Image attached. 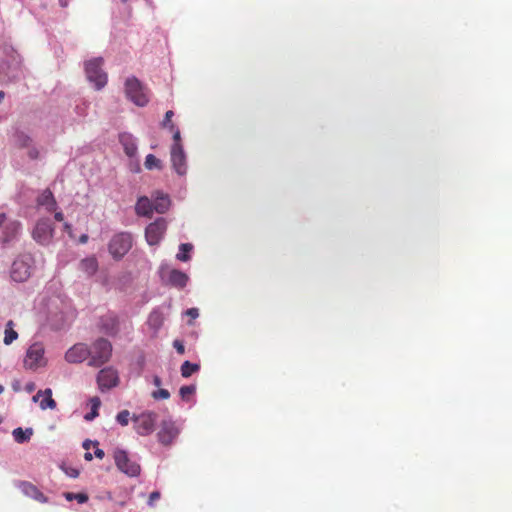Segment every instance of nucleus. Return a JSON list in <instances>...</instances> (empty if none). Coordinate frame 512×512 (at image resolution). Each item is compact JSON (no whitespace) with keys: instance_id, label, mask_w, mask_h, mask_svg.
<instances>
[{"instance_id":"1","label":"nucleus","mask_w":512,"mask_h":512,"mask_svg":"<svg viewBox=\"0 0 512 512\" xmlns=\"http://www.w3.org/2000/svg\"><path fill=\"white\" fill-rule=\"evenodd\" d=\"M112 350V344L109 340L98 338L88 346V365L91 367H101L111 359Z\"/></svg>"},{"instance_id":"2","label":"nucleus","mask_w":512,"mask_h":512,"mask_svg":"<svg viewBox=\"0 0 512 512\" xmlns=\"http://www.w3.org/2000/svg\"><path fill=\"white\" fill-rule=\"evenodd\" d=\"M125 94L129 100L139 107H144L149 102L148 89L134 76L126 79Z\"/></svg>"},{"instance_id":"3","label":"nucleus","mask_w":512,"mask_h":512,"mask_svg":"<svg viewBox=\"0 0 512 512\" xmlns=\"http://www.w3.org/2000/svg\"><path fill=\"white\" fill-rule=\"evenodd\" d=\"M47 364L45 358V348L43 343L35 342L29 346L26 351V355L23 360L24 368L29 370H37L40 367H44Z\"/></svg>"},{"instance_id":"4","label":"nucleus","mask_w":512,"mask_h":512,"mask_svg":"<svg viewBox=\"0 0 512 512\" xmlns=\"http://www.w3.org/2000/svg\"><path fill=\"white\" fill-rule=\"evenodd\" d=\"M103 58H95L85 63L87 79L100 90L107 84V74L102 70Z\"/></svg>"},{"instance_id":"5","label":"nucleus","mask_w":512,"mask_h":512,"mask_svg":"<svg viewBox=\"0 0 512 512\" xmlns=\"http://www.w3.org/2000/svg\"><path fill=\"white\" fill-rule=\"evenodd\" d=\"M33 259L31 255L25 254L14 260L10 270V276L15 282H24L30 275L32 270Z\"/></svg>"},{"instance_id":"6","label":"nucleus","mask_w":512,"mask_h":512,"mask_svg":"<svg viewBox=\"0 0 512 512\" xmlns=\"http://www.w3.org/2000/svg\"><path fill=\"white\" fill-rule=\"evenodd\" d=\"M159 274L161 281L165 285H169L177 289H183L189 281V276L186 273L178 269H170L167 266H161Z\"/></svg>"},{"instance_id":"7","label":"nucleus","mask_w":512,"mask_h":512,"mask_svg":"<svg viewBox=\"0 0 512 512\" xmlns=\"http://www.w3.org/2000/svg\"><path fill=\"white\" fill-rule=\"evenodd\" d=\"M113 457L115 465L124 474L128 475L129 477H136L140 474V465L137 462L131 460L125 450L116 449L114 451Z\"/></svg>"},{"instance_id":"8","label":"nucleus","mask_w":512,"mask_h":512,"mask_svg":"<svg viewBox=\"0 0 512 512\" xmlns=\"http://www.w3.org/2000/svg\"><path fill=\"white\" fill-rule=\"evenodd\" d=\"M132 247V236L129 233H119L109 242V252L115 259H121Z\"/></svg>"},{"instance_id":"9","label":"nucleus","mask_w":512,"mask_h":512,"mask_svg":"<svg viewBox=\"0 0 512 512\" xmlns=\"http://www.w3.org/2000/svg\"><path fill=\"white\" fill-rule=\"evenodd\" d=\"M135 431L142 436L151 434L154 431L157 421V414L152 411H146L132 417Z\"/></svg>"},{"instance_id":"10","label":"nucleus","mask_w":512,"mask_h":512,"mask_svg":"<svg viewBox=\"0 0 512 512\" xmlns=\"http://www.w3.org/2000/svg\"><path fill=\"white\" fill-rule=\"evenodd\" d=\"M97 384L101 392H105L119 385L120 378L117 369L114 367H105L97 374Z\"/></svg>"},{"instance_id":"11","label":"nucleus","mask_w":512,"mask_h":512,"mask_svg":"<svg viewBox=\"0 0 512 512\" xmlns=\"http://www.w3.org/2000/svg\"><path fill=\"white\" fill-rule=\"evenodd\" d=\"M54 233V227L50 219H40L37 221L32 232L33 239L38 243L48 244Z\"/></svg>"},{"instance_id":"12","label":"nucleus","mask_w":512,"mask_h":512,"mask_svg":"<svg viewBox=\"0 0 512 512\" xmlns=\"http://www.w3.org/2000/svg\"><path fill=\"white\" fill-rule=\"evenodd\" d=\"M167 229V223L164 218H158L150 223L145 230V237L149 245H157Z\"/></svg>"},{"instance_id":"13","label":"nucleus","mask_w":512,"mask_h":512,"mask_svg":"<svg viewBox=\"0 0 512 512\" xmlns=\"http://www.w3.org/2000/svg\"><path fill=\"white\" fill-rule=\"evenodd\" d=\"M178 429L171 420H163L157 434L158 440L163 445H170L178 435Z\"/></svg>"},{"instance_id":"14","label":"nucleus","mask_w":512,"mask_h":512,"mask_svg":"<svg viewBox=\"0 0 512 512\" xmlns=\"http://www.w3.org/2000/svg\"><path fill=\"white\" fill-rule=\"evenodd\" d=\"M65 359L69 363H82L85 360L89 361L88 345L84 343H77L73 345L65 353Z\"/></svg>"},{"instance_id":"15","label":"nucleus","mask_w":512,"mask_h":512,"mask_svg":"<svg viewBox=\"0 0 512 512\" xmlns=\"http://www.w3.org/2000/svg\"><path fill=\"white\" fill-rule=\"evenodd\" d=\"M171 162L179 175L186 173V157L181 144H173L171 148Z\"/></svg>"},{"instance_id":"16","label":"nucleus","mask_w":512,"mask_h":512,"mask_svg":"<svg viewBox=\"0 0 512 512\" xmlns=\"http://www.w3.org/2000/svg\"><path fill=\"white\" fill-rule=\"evenodd\" d=\"M100 329L108 334L115 335L119 331L118 316L112 312H108L100 318Z\"/></svg>"},{"instance_id":"17","label":"nucleus","mask_w":512,"mask_h":512,"mask_svg":"<svg viewBox=\"0 0 512 512\" xmlns=\"http://www.w3.org/2000/svg\"><path fill=\"white\" fill-rule=\"evenodd\" d=\"M40 400V408L42 410L46 409H54L56 407V402L52 398V390L47 388L45 390H39L34 396L33 401L37 402Z\"/></svg>"},{"instance_id":"18","label":"nucleus","mask_w":512,"mask_h":512,"mask_svg":"<svg viewBox=\"0 0 512 512\" xmlns=\"http://www.w3.org/2000/svg\"><path fill=\"white\" fill-rule=\"evenodd\" d=\"M21 490L26 496L40 503L47 502V497L32 483L22 482Z\"/></svg>"},{"instance_id":"19","label":"nucleus","mask_w":512,"mask_h":512,"mask_svg":"<svg viewBox=\"0 0 512 512\" xmlns=\"http://www.w3.org/2000/svg\"><path fill=\"white\" fill-rule=\"evenodd\" d=\"M37 204L46 208L48 212L56 209L57 203L53 193L49 189H45L37 198Z\"/></svg>"},{"instance_id":"20","label":"nucleus","mask_w":512,"mask_h":512,"mask_svg":"<svg viewBox=\"0 0 512 512\" xmlns=\"http://www.w3.org/2000/svg\"><path fill=\"white\" fill-rule=\"evenodd\" d=\"M120 143L124 148V152L129 157H134L137 153V144L135 138L128 133H123L119 137Z\"/></svg>"},{"instance_id":"21","label":"nucleus","mask_w":512,"mask_h":512,"mask_svg":"<svg viewBox=\"0 0 512 512\" xmlns=\"http://www.w3.org/2000/svg\"><path fill=\"white\" fill-rule=\"evenodd\" d=\"M135 211L139 216L150 217L153 213L151 200L146 196L140 197L136 203Z\"/></svg>"},{"instance_id":"22","label":"nucleus","mask_w":512,"mask_h":512,"mask_svg":"<svg viewBox=\"0 0 512 512\" xmlns=\"http://www.w3.org/2000/svg\"><path fill=\"white\" fill-rule=\"evenodd\" d=\"M153 211L160 214L165 213L170 206V199L167 194L157 192L154 201L152 202Z\"/></svg>"},{"instance_id":"23","label":"nucleus","mask_w":512,"mask_h":512,"mask_svg":"<svg viewBox=\"0 0 512 512\" xmlns=\"http://www.w3.org/2000/svg\"><path fill=\"white\" fill-rule=\"evenodd\" d=\"M80 269L88 276L94 275L98 270V261L95 257H88L80 262Z\"/></svg>"},{"instance_id":"24","label":"nucleus","mask_w":512,"mask_h":512,"mask_svg":"<svg viewBox=\"0 0 512 512\" xmlns=\"http://www.w3.org/2000/svg\"><path fill=\"white\" fill-rule=\"evenodd\" d=\"M14 144L20 148H28L32 144V138L22 131H16L14 136Z\"/></svg>"},{"instance_id":"25","label":"nucleus","mask_w":512,"mask_h":512,"mask_svg":"<svg viewBox=\"0 0 512 512\" xmlns=\"http://www.w3.org/2000/svg\"><path fill=\"white\" fill-rule=\"evenodd\" d=\"M14 440L17 443H24L30 439V437L33 434V431L31 428L23 430L22 428L18 427L13 430L12 432Z\"/></svg>"},{"instance_id":"26","label":"nucleus","mask_w":512,"mask_h":512,"mask_svg":"<svg viewBox=\"0 0 512 512\" xmlns=\"http://www.w3.org/2000/svg\"><path fill=\"white\" fill-rule=\"evenodd\" d=\"M4 343L10 345L13 341L18 338V333L14 330V322L9 320L5 327Z\"/></svg>"},{"instance_id":"27","label":"nucleus","mask_w":512,"mask_h":512,"mask_svg":"<svg viewBox=\"0 0 512 512\" xmlns=\"http://www.w3.org/2000/svg\"><path fill=\"white\" fill-rule=\"evenodd\" d=\"M200 370V365L197 363H191L190 361H185L181 365L180 371L181 375L184 378L190 377L193 373H196Z\"/></svg>"},{"instance_id":"28","label":"nucleus","mask_w":512,"mask_h":512,"mask_svg":"<svg viewBox=\"0 0 512 512\" xmlns=\"http://www.w3.org/2000/svg\"><path fill=\"white\" fill-rule=\"evenodd\" d=\"M193 245L190 243H182L179 246V252L176 255V258L180 261L186 262L190 259L189 253L192 251Z\"/></svg>"},{"instance_id":"29","label":"nucleus","mask_w":512,"mask_h":512,"mask_svg":"<svg viewBox=\"0 0 512 512\" xmlns=\"http://www.w3.org/2000/svg\"><path fill=\"white\" fill-rule=\"evenodd\" d=\"M144 166L148 170L162 169V162L153 154H148L145 158Z\"/></svg>"},{"instance_id":"30","label":"nucleus","mask_w":512,"mask_h":512,"mask_svg":"<svg viewBox=\"0 0 512 512\" xmlns=\"http://www.w3.org/2000/svg\"><path fill=\"white\" fill-rule=\"evenodd\" d=\"M148 324L155 331H158L160 329V327L162 326V324H163V316H162V314L159 313V312H156V311L152 312L149 315Z\"/></svg>"},{"instance_id":"31","label":"nucleus","mask_w":512,"mask_h":512,"mask_svg":"<svg viewBox=\"0 0 512 512\" xmlns=\"http://www.w3.org/2000/svg\"><path fill=\"white\" fill-rule=\"evenodd\" d=\"M92 403V411L85 415V419L88 421L93 420L96 416H98V408L101 404V401L98 397H93L91 399Z\"/></svg>"},{"instance_id":"32","label":"nucleus","mask_w":512,"mask_h":512,"mask_svg":"<svg viewBox=\"0 0 512 512\" xmlns=\"http://www.w3.org/2000/svg\"><path fill=\"white\" fill-rule=\"evenodd\" d=\"M195 390H196L195 386L185 385L180 388L179 394L183 400H186L189 398V396H191L192 394L195 393Z\"/></svg>"},{"instance_id":"33","label":"nucleus","mask_w":512,"mask_h":512,"mask_svg":"<svg viewBox=\"0 0 512 512\" xmlns=\"http://www.w3.org/2000/svg\"><path fill=\"white\" fill-rule=\"evenodd\" d=\"M116 419L120 425L127 426L130 421V412L128 410H122L117 414Z\"/></svg>"},{"instance_id":"34","label":"nucleus","mask_w":512,"mask_h":512,"mask_svg":"<svg viewBox=\"0 0 512 512\" xmlns=\"http://www.w3.org/2000/svg\"><path fill=\"white\" fill-rule=\"evenodd\" d=\"M152 397L154 399H168L170 397V393L167 389H159L152 393Z\"/></svg>"},{"instance_id":"35","label":"nucleus","mask_w":512,"mask_h":512,"mask_svg":"<svg viewBox=\"0 0 512 512\" xmlns=\"http://www.w3.org/2000/svg\"><path fill=\"white\" fill-rule=\"evenodd\" d=\"M161 497V493L159 491H153L150 493L147 504L150 507H154L155 502L158 501Z\"/></svg>"},{"instance_id":"36","label":"nucleus","mask_w":512,"mask_h":512,"mask_svg":"<svg viewBox=\"0 0 512 512\" xmlns=\"http://www.w3.org/2000/svg\"><path fill=\"white\" fill-rule=\"evenodd\" d=\"M39 155L40 153L37 147L31 144L30 147H28V157L32 160H36L39 158Z\"/></svg>"},{"instance_id":"37","label":"nucleus","mask_w":512,"mask_h":512,"mask_svg":"<svg viewBox=\"0 0 512 512\" xmlns=\"http://www.w3.org/2000/svg\"><path fill=\"white\" fill-rule=\"evenodd\" d=\"M170 131L173 132L174 144H181L180 131L174 126V124L170 125Z\"/></svg>"},{"instance_id":"38","label":"nucleus","mask_w":512,"mask_h":512,"mask_svg":"<svg viewBox=\"0 0 512 512\" xmlns=\"http://www.w3.org/2000/svg\"><path fill=\"white\" fill-rule=\"evenodd\" d=\"M173 347L176 349L177 353H179L181 355L185 353V346L182 341L174 340Z\"/></svg>"},{"instance_id":"39","label":"nucleus","mask_w":512,"mask_h":512,"mask_svg":"<svg viewBox=\"0 0 512 512\" xmlns=\"http://www.w3.org/2000/svg\"><path fill=\"white\" fill-rule=\"evenodd\" d=\"M173 115H174V113H173L172 110H169V111L166 112L164 120H163V123H162V125L164 127H166V126L170 127V125L172 124L171 123V119H172Z\"/></svg>"},{"instance_id":"40","label":"nucleus","mask_w":512,"mask_h":512,"mask_svg":"<svg viewBox=\"0 0 512 512\" xmlns=\"http://www.w3.org/2000/svg\"><path fill=\"white\" fill-rule=\"evenodd\" d=\"M74 500L82 504L88 501V495L86 493H75Z\"/></svg>"},{"instance_id":"41","label":"nucleus","mask_w":512,"mask_h":512,"mask_svg":"<svg viewBox=\"0 0 512 512\" xmlns=\"http://www.w3.org/2000/svg\"><path fill=\"white\" fill-rule=\"evenodd\" d=\"M186 315H188L191 319H196L199 316V311L197 308H190L186 311Z\"/></svg>"},{"instance_id":"42","label":"nucleus","mask_w":512,"mask_h":512,"mask_svg":"<svg viewBox=\"0 0 512 512\" xmlns=\"http://www.w3.org/2000/svg\"><path fill=\"white\" fill-rule=\"evenodd\" d=\"M97 446L98 445V442H92L91 440H85L83 442V448L87 451H89L90 447L91 446Z\"/></svg>"},{"instance_id":"43","label":"nucleus","mask_w":512,"mask_h":512,"mask_svg":"<svg viewBox=\"0 0 512 512\" xmlns=\"http://www.w3.org/2000/svg\"><path fill=\"white\" fill-rule=\"evenodd\" d=\"M94 455L96 458L103 459L105 456V452L100 448H96L94 451Z\"/></svg>"},{"instance_id":"44","label":"nucleus","mask_w":512,"mask_h":512,"mask_svg":"<svg viewBox=\"0 0 512 512\" xmlns=\"http://www.w3.org/2000/svg\"><path fill=\"white\" fill-rule=\"evenodd\" d=\"M153 384L157 387L161 386L162 384V381H161V378L159 376H154L153 377Z\"/></svg>"},{"instance_id":"45","label":"nucleus","mask_w":512,"mask_h":512,"mask_svg":"<svg viewBox=\"0 0 512 512\" xmlns=\"http://www.w3.org/2000/svg\"><path fill=\"white\" fill-rule=\"evenodd\" d=\"M64 497H65L68 501H72V500H74L75 493H72V492H66V493H64Z\"/></svg>"},{"instance_id":"46","label":"nucleus","mask_w":512,"mask_h":512,"mask_svg":"<svg viewBox=\"0 0 512 512\" xmlns=\"http://www.w3.org/2000/svg\"><path fill=\"white\" fill-rule=\"evenodd\" d=\"M54 218H55L56 221H59V222L63 221V219H64L63 213L62 212H56L55 215H54Z\"/></svg>"},{"instance_id":"47","label":"nucleus","mask_w":512,"mask_h":512,"mask_svg":"<svg viewBox=\"0 0 512 512\" xmlns=\"http://www.w3.org/2000/svg\"><path fill=\"white\" fill-rule=\"evenodd\" d=\"M84 458H85V460H87V461H91V460L93 459V455H92L89 451H87V452L84 454Z\"/></svg>"},{"instance_id":"48","label":"nucleus","mask_w":512,"mask_h":512,"mask_svg":"<svg viewBox=\"0 0 512 512\" xmlns=\"http://www.w3.org/2000/svg\"><path fill=\"white\" fill-rule=\"evenodd\" d=\"M35 388V385L34 383H29L26 385V389L29 391V392H32Z\"/></svg>"},{"instance_id":"49","label":"nucleus","mask_w":512,"mask_h":512,"mask_svg":"<svg viewBox=\"0 0 512 512\" xmlns=\"http://www.w3.org/2000/svg\"><path fill=\"white\" fill-rule=\"evenodd\" d=\"M80 242L86 243L88 241V236L86 234L80 236Z\"/></svg>"},{"instance_id":"50","label":"nucleus","mask_w":512,"mask_h":512,"mask_svg":"<svg viewBox=\"0 0 512 512\" xmlns=\"http://www.w3.org/2000/svg\"><path fill=\"white\" fill-rule=\"evenodd\" d=\"M5 220H6V215L4 213H0V227L2 226V224L4 223Z\"/></svg>"},{"instance_id":"51","label":"nucleus","mask_w":512,"mask_h":512,"mask_svg":"<svg viewBox=\"0 0 512 512\" xmlns=\"http://www.w3.org/2000/svg\"><path fill=\"white\" fill-rule=\"evenodd\" d=\"M64 228H65V230H66L68 233H70V232H71V225H70V224L65 223V224H64Z\"/></svg>"},{"instance_id":"52","label":"nucleus","mask_w":512,"mask_h":512,"mask_svg":"<svg viewBox=\"0 0 512 512\" xmlns=\"http://www.w3.org/2000/svg\"><path fill=\"white\" fill-rule=\"evenodd\" d=\"M4 97H5V93L3 91H0V103L2 102Z\"/></svg>"},{"instance_id":"53","label":"nucleus","mask_w":512,"mask_h":512,"mask_svg":"<svg viewBox=\"0 0 512 512\" xmlns=\"http://www.w3.org/2000/svg\"><path fill=\"white\" fill-rule=\"evenodd\" d=\"M72 477H77L78 476V472L77 471H74V474H71Z\"/></svg>"},{"instance_id":"54","label":"nucleus","mask_w":512,"mask_h":512,"mask_svg":"<svg viewBox=\"0 0 512 512\" xmlns=\"http://www.w3.org/2000/svg\"><path fill=\"white\" fill-rule=\"evenodd\" d=\"M13 225L15 226V228L19 227V223H14Z\"/></svg>"},{"instance_id":"55","label":"nucleus","mask_w":512,"mask_h":512,"mask_svg":"<svg viewBox=\"0 0 512 512\" xmlns=\"http://www.w3.org/2000/svg\"><path fill=\"white\" fill-rule=\"evenodd\" d=\"M3 390H4V389H3V387H2V386H0V393H2V392H3Z\"/></svg>"},{"instance_id":"56","label":"nucleus","mask_w":512,"mask_h":512,"mask_svg":"<svg viewBox=\"0 0 512 512\" xmlns=\"http://www.w3.org/2000/svg\"><path fill=\"white\" fill-rule=\"evenodd\" d=\"M123 3H126L128 0H121Z\"/></svg>"}]
</instances>
